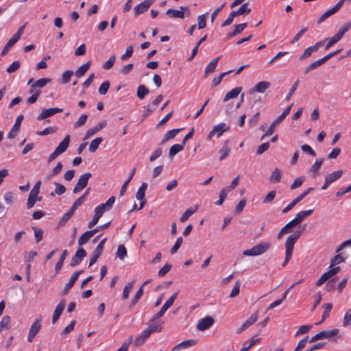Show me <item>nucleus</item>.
<instances>
[{
  "label": "nucleus",
  "instance_id": "nucleus-1",
  "mask_svg": "<svg viewBox=\"0 0 351 351\" xmlns=\"http://www.w3.org/2000/svg\"><path fill=\"white\" fill-rule=\"evenodd\" d=\"M301 236L302 230H296L287 238L285 243L286 254L282 267H285L289 263L292 256L294 245Z\"/></svg>",
  "mask_w": 351,
  "mask_h": 351
},
{
  "label": "nucleus",
  "instance_id": "nucleus-2",
  "mask_svg": "<svg viewBox=\"0 0 351 351\" xmlns=\"http://www.w3.org/2000/svg\"><path fill=\"white\" fill-rule=\"evenodd\" d=\"M271 247L270 242H262L256 245L252 248L245 250L243 251V254L245 256H259L266 252Z\"/></svg>",
  "mask_w": 351,
  "mask_h": 351
},
{
  "label": "nucleus",
  "instance_id": "nucleus-3",
  "mask_svg": "<svg viewBox=\"0 0 351 351\" xmlns=\"http://www.w3.org/2000/svg\"><path fill=\"white\" fill-rule=\"evenodd\" d=\"M166 14L171 18L184 19L185 16H189L191 12L187 6H181L179 10L170 8L167 10Z\"/></svg>",
  "mask_w": 351,
  "mask_h": 351
},
{
  "label": "nucleus",
  "instance_id": "nucleus-4",
  "mask_svg": "<svg viewBox=\"0 0 351 351\" xmlns=\"http://www.w3.org/2000/svg\"><path fill=\"white\" fill-rule=\"evenodd\" d=\"M339 333V329L335 328L330 330H322L312 337L308 341L309 343H313L318 340L328 339L336 336Z\"/></svg>",
  "mask_w": 351,
  "mask_h": 351
},
{
  "label": "nucleus",
  "instance_id": "nucleus-5",
  "mask_svg": "<svg viewBox=\"0 0 351 351\" xmlns=\"http://www.w3.org/2000/svg\"><path fill=\"white\" fill-rule=\"evenodd\" d=\"M92 174L90 173H85L82 174L73 189V193H78L82 191L88 184V180L91 178Z\"/></svg>",
  "mask_w": 351,
  "mask_h": 351
},
{
  "label": "nucleus",
  "instance_id": "nucleus-6",
  "mask_svg": "<svg viewBox=\"0 0 351 351\" xmlns=\"http://www.w3.org/2000/svg\"><path fill=\"white\" fill-rule=\"evenodd\" d=\"M346 0H340L335 5H334L332 8L327 10L326 12H324L318 19L317 23L320 24L323 21H324L326 19L332 16V14H335L339 11V10L342 7L343 2Z\"/></svg>",
  "mask_w": 351,
  "mask_h": 351
},
{
  "label": "nucleus",
  "instance_id": "nucleus-7",
  "mask_svg": "<svg viewBox=\"0 0 351 351\" xmlns=\"http://www.w3.org/2000/svg\"><path fill=\"white\" fill-rule=\"evenodd\" d=\"M312 190H313V188L312 187L307 189L305 191H304L302 193L299 195L295 199H294L289 205H287L282 210V213L285 214L291 210L298 203H299L302 199H303Z\"/></svg>",
  "mask_w": 351,
  "mask_h": 351
},
{
  "label": "nucleus",
  "instance_id": "nucleus-8",
  "mask_svg": "<svg viewBox=\"0 0 351 351\" xmlns=\"http://www.w3.org/2000/svg\"><path fill=\"white\" fill-rule=\"evenodd\" d=\"M106 241V238L103 239L99 243V244L97 245L96 248L95 249V250L93 251V252L91 255V258H90L89 265H88L89 267H90L93 264H95L96 263V261H97V259L99 258V257L100 256V255L104 250V243H105Z\"/></svg>",
  "mask_w": 351,
  "mask_h": 351
},
{
  "label": "nucleus",
  "instance_id": "nucleus-9",
  "mask_svg": "<svg viewBox=\"0 0 351 351\" xmlns=\"http://www.w3.org/2000/svg\"><path fill=\"white\" fill-rule=\"evenodd\" d=\"M41 318H38L36 319V321L32 324L29 330V335H28V341L29 342H32L34 339L35 337L38 334V332L40 331L41 328Z\"/></svg>",
  "mask_w": 351,
  "mask_h": 351
},
{
  "label": "nucleus",
  "instance_id": "nucleus-10",
  "mask_svg": "<svg viewBox=\"0 0 351 351\" xmlns=\"http://www.w3.org/2000/svg\"><path fill=\"white\" fill-rule=\"evenodd\" d=\"M62 111L63 109L60 108H51L48 109L44 108L42 110L40 114L37 117L36 119L38 121H41L50 117L56 113L62 112Z\"/></svg>",
  "mask_w": 351,
  "mask_h": 351
},
{
  "label": "nucleus",
  "instance_id": "nucleus-11",
  "mask_svg": "<svg viewBox=\"0 0 351 351\" xmlns=\"http://www.w3.org/2000/svg\"><path fill=\"white\" fill-rule=\"evenodd\" d=\"M147 187V184L146 182H143L141 186L138 188L136 193V198L140 200V207L138 210H141L146 204V199H145V191Z\"/></svg>",
  "mask_w": 351,
  "mask_h": 351
},
{
  "label": "nucleus",
  "instance_id": "nucleus-12",
  "mask_svg": "<svg viewBox=\"0 0 351 351\" xmlns=\"http://www.w3.org/2000/svg\"><path fill=\"white\" fill-rule=\"evenodd\" d=\"M155 0H144L134 8L135 16L145 13L149 8L154 3Z\"/></svg>",
  "mask_w": 351,
  "mask_h": 351
},
{
  "label": "nucleus",
  "instance_id": "nucleus-13",
  "mask_svg": "<svg viewBox=\"0 0 351 351\" xmlns=\"http://www.w3.org/2000/svg\"><path fill=\"white\" fill-rule=\"evenodd\" d=\"M86 254L87 253L84 248L82 247H78L75 256L71 259L70 265L71 267L78 265L82 261L84 258L86 256Z\"/></svg>",
  "mask_w": 351,
  "mask_h": 351
},
{
  "label": "nucleus",
  "instance_id": "nucleus-14",
  "mask_svg": "<svg viewBox=\"0 0 351 351\" xmlns=\"http://www.w3.org/2000/svg\"><path fill=\"white\" fill-rule=\"evenodd\" d=\"M215 322L214 319L210 316H206L199 320L197 324V329L199 331H204L208 329Z\"/></svg>",
  "mask_w": 351,
  "mask_h": 351
},
{
  "label": "nucleus",
  "instance_id": "nucleus-15",
  "mask_svg": "<svg viewBox=\"0 0 351 351\" xmlns=\"http://www.w3.org/2000/svg\"><path fill=\"white\" fill-rule=\"evenodd\" d=\"M324 161V158H320L317 159L315 162L311 165L308 170V173L312 178H315L319 174V170Z\"/></svg>",
  "mask_w": 351,
  "mask_h": 351
},
{
  "label": "nucleus",
  "instance_id": "nucleus-16",
  "mask_svg": "<svg viewBox=\"0 0 351 351\" xmlns=\"http://www.w3.org/2000/svg\"><path fill=\"white\" fill-rule=\"evenodd\" d=\"M83 272L82 270H80V271H75L72 276L70 278L69 282L66 284L64 289H63V291H62V295H66L69 290L73 287L75 282H76V280H77L79 276Z\"/></svg>",
  "mask_w": 351,
  "mask_h": 351
},
{
  "label": "nucleus",
  "instance_id": "nucleus-17",
  "mask_svg": "<svg viewBox=\"0 0 351 351\" xmlns=\"http://www.w3.org/2000/svg\"><path fill=\"white\" fill-rule=\"evenodd\" d=\"M23 118L24 117L23 114H21L17 117L15 123L14 124L11 131L8 134V138H14L16 137V136L20 130L21 124Z\"/></svg>",
  "mask_w": 351,
  "mask_h": 351
},
{
  "label": "nucleus",
  "instance_id": "nucleus-18",
  "mask_svg": "<svg viewBox=\"0 0 351 351\" xmlns=\"http://www.w3.org/2000/svg\"><path fill=\"white\" fill-rule=\"evenodd\" d=\"M66 306V300L62 299L56 307L53 314L52 323L55 324L60 318Z\"/></svg>",
  "mask_w": 351,
  "mask_h": 351
},
{
  "label": "nucleus",
  "instance_id": "nucleus-19",
  "mask_svg": "<svg viewBox=\"0 0 351 351\" xmlns=\"http://www.w3.org/2000/svg\"><path fill=\"white\" fill-rule=\"evenodd\" d=\"M271 84L269 82L261 81L256 84L250 90V93L252 94L255 92L263 93L269 88Z\"/></svg>",
  "mask_w": 351,
  "mask_h": 351
},
{
  "label": "nucleus",
  "instance_id": "nucleus-20",
  "mask_svg": "<svg viewBox=\"0 0 351 351\" xmlns=\"http://www.w3.org/2000/svg\"><path fill=\"white\" fill-rule=\"evenodd\" d=\"M99 231V228L95 229L88 230L82 234L78 239V243L80 245H82L86 244L88 240L93 237L95 234H96Z\"/></svg>",
  "mask_w": 351,
  "mask_h": 351
},
{
  "label": "nucleus",
  "instance_id": "nucleus-21",
  "mask_svg": "<svg viewBox=\"0 0 351 351\" xmlns=\"http://www.w3.org/2000/svg\"><path fill=\"white\" fill-rule=\"evenodd\" d=\"M226 127V123H221L215 126L212 131L208 134V138L210 139L215 133H217V137H219L225 131L229 130L230 127Z\"/></svg>",
  "mask_w": 351,
  "mask_h": 351
},
{
  "label": "nucleus",
  "instance_id": "nucleus-22",
  "mask_svg": "<svg viewBox=\"0 0 351 351\" xmlns=\"http://www.w3.org/2000/svg\"><path fill=\"white\" fill-rule=\"evenodd\" d=\"M162 321H156L153 319H151L148 322V326L145 329L146 330H149L150 335L154 332H159L162 330V327L161 326Z\"/></svg>",
  "mask_w": 351,
  "mask_h": 351
},
{
  "label": "nucleus",
  "instance_id": "nucleus-23",
  "mask_svg": "<svg viewBox=\"0 0 351 351\" xmlns=\"http://www.w3.org/2000/svg\"><path fill=\"white\" fill-rule=\"evenodd\" d=\"M150 336L149 330H146L145 329L134 340V345L135 346H139L143 344L145 341Z\"/></svg>",
  "mask_w": 351,
  "mask_h": 351
},
{
  "label": "nucleus",
  "instance_id": "nucleus-24",
  "mask_svg": "<svg viewBox=\"0 0 351 351\" xmlns=\"http://www.w3.org/2000/svg\"><path fill=\"white\" fill-rule=\"evenodd\" d=\"M220 59V56L217 57L211 60V62L207 65L204 71V77H207V76L213 73L217 67L218 62Z\"/></svg>",
  "mask_w": 351,
  "mask_h": 351
},
{
  "label": "nucleus",
  "instance_id": "nucleus-25",
  "mask_svg": "<svg viewBox=\"0 0 351 351\" xmlns=\"http://www.w3.org/2000/svg\"><path fill=\"white\" fill-rule=\"evenodd\" d=\"M70 143V136L66 135L64 138L60 142L58 146L56 148V151L59 153V154H62L64 153L68 148Z\"/></svg>",
  "mask_w": 351,
  "mask_h": 351
},
{
  "label": "nucleus",
  "instance_id": "nucleus-26",
  "mask_svg": "<svg viewBox=\"0 0 351 351\" xmlns=\"http://www.w3.org/2000/svg\"><path fill=\"white\" fill-rule=\"evenodd\" d=\"M282 120L278 117L271 123L266 132L261 136V140H264L266 137L272 135L274 132L275 127L279 124Z\"/></svg>",
  "mask_w": 351,
  "mask_h": 351
},
{
  "label": "nucleus",
  "instance_id": "nucleus-27",
  "mask_svg": "<svg viewBox=\"0 0 351 351\" xmlns=\"http://www.w3.org/2000/svg\"><path fill=\"white\" fill-rule=\"evenodd\" d=\"M196 341L193 339H189L186 341H183L182 342L177 344L176 346L173 347V348L171 350V351H178L182 348H186L190 346H193L195 345Z\"/></svg>",
  "mask_w": 351,
  "mask_h": 351
},
{
  "label": "nucleus",
  "instance_id": "nucleus-28",
  "mask_svg": "<svg viewBox=\"0 0 351 351\" xmlns=\"http://www.w3.org/2000/svg\"><path fill=\"white\" fill-rule=\"evenodd\" d=\"M342 175H343V171L338 170V171H336L332 173L327 174L326 176L325 179L327 180V182H329L330 184H332V182H335L339 178H340Z\"/></svg>",
  "mask_w": 351,
  "mask_h": 351
},
{
  "label": "nucleus",
  "instance_id": "nucleus-29",
  "mask_svg": "<svg viewBox=\"0 0 351 351\" xmlns=\"http://www.w3.org/2000/svg\"><path fill=\"white\" fill-rule=\"evenodd\" d=\"M108 208H110V199H108L104 204H101L95 208V215L100 218L104 211Z\"/></svg>",
  "mask_w": 351,
  "mask_h": 351
},
{
  "label": "nucleus",
  "instance_id": "nucleus-30",
  "mask_svg": "<svg viewBox=\"0 0 351 351\" xmlns=\"http://www.w3.org/2000/svg\"><path fill=\"white\" fill-rule=\"evenodd\" d=\"M182 129H173L171 130L168 131L164 136L163 139L162 140L160 145L165 143L167 141L170 139L174 138L176 135L181 131Z\"/></svg>",
  "mask_w": 351,
  "mask_h": 351
},
{
  "label": "nucleus",
  "instance_id": "nucleus-31",
  "mask_svg": "<svg viewBox=\"0 0 351 351\" xmlns=\"http://www.w3.org/2000/svg\"><path fill=\"white\" fill-rule=\"evenodd\" d=\"M242 90V87H236L226 93L223 98V101L226 102L230 99L237 97Z\"/></svg>",
  "mask_w": 351,
  "mask_h": 351
},
{
  "label": "nucleus",
  "instance_id": "nucleus-32",
  "mask_svg": "<svg viewBox=\"0 0 351 351\" xmlns=\"http://www.w3.org/2000/svg\"><path fill=\"white\" fill-rule=\"evenodd\" d=\"M246 27L247 23H243L234 25V29L233 30L232 32L228 34V38H232L241 34L246 28Z\"/></svg>",
  "mask_w": 351,
  "mask_h": 351
},
{
  "label": "nucleus",
  "instance_id": "nucleus-33",
  "mask_svg": "<svg viewBox=\"0 0 351 351\" xmlns=\"http://www.w3.org/2000/svg\"><path fill=\"white\" fill-rule=\"evenodd\" d=\"M230 152V148L228 147V141H226L222 148L219 150V154H221L219 160H222L226 158L229 156Z\"/></svg>",
  "mask_w": 351,
  "mask_h": 351
},
{
  "label": "nucleus",
  "instance_id": "nucleus-34",
  "mask_svg": "<svg viewBox=\"0 0 351 351\" xmlns=\"http://www.w3.org/2000/svg\"><path fill=\"white\" fill-rule=\"evenodd\" d=\"M128 255V251L123 244H120L118 246L117 251L116 252V258L123 261Z\"/></svg>",
  "mask_w": 351,
  "mask_h": 351
},
{
  "label": "nucleus",
  "instance_id": "nucleus-35",
  "mask_svg": "<svg viewBox=\"0 0 351 351\" xmlns=\"http://www.w3.org/2000/svg\"><path fill=\"white\" fill-rule=\"evenodd\" d=\"M323 308H324V311L322 314V320L319 322H317L315 324L319 325L324 322V320L329 316L330 312L332 308V305L331 303H326L323 305Z\"/></svg>",
  "mask_w": 351,
  "mask_h": 351
},
{
  "label": "nucleus",
  "instance_id": "nucleus-36",
  "mask_svg": "<svg viewBox=\"0 0 351 351\" xmlns=\"http://www.w3.org/2000/svg\"><path fill=\"white\" fill-rule=\"evenodd\" d=\"M247 3H244L237 10H233L235 16H239L243 14H249L251 12V9L247 7Z\"/></svg>",
  "mask_w": 351,
  "mask_h": 351
},
{
  "label": "nucleus",
  "instance_id": "nucleus-37",
  "mask_svg": "<svg viewBox=\"0 0 351 351\" xmlns=\"http://www.w3.org/2000/svg\"><path fill=\"white\" fill-rule=\"evenodd\" d=\"M313 213V210H312V209L300 211L295 215V219L297 220L298 223L300 224L305 217L311 215Z\"/></svg>",
  "mask_w": 351,
  "mask_h": 351
},
{
  "label": "nucleus",
  "instance_id": "nucleus-38",
  "mask_svg": "<svg viewBox=\"0 0 351 351\" xmlns=\"http://www.w3.org/2000/svg\"><path fill=\"white\" fill-rule=\"evenodd\" d=\"M17 42H18V40L16 39V38H15L12 36V38L8 40L7 44L3 47V49L1 53V55L4 56V55L7 54L8 52L9 51V50L10 49V48L12 47Z\"/></svg>",
  "mask_w": 351,
  "mask_h": 351
},
{
  "label": "nucleus",
  "instance_id": "nucleus-39",
  "mask_svg": "<svg viewBox=\"0 0 351 351\" xmlns=\"http://www.w3.org/2000/svg\"><path fill=\"white\" fill-rule=\"evenodd\" d=\"M90 66V62L88 61L86 63L82 65L81 66H80L77 69V71H75V75L77 77H82L86 73V72L89 69Z\"/></svg>",
  "mask_w": 351,
  "mask_h": 351
},
{
  "label": "nucleus",
  "instance_id": "nucleus-40",
  "mask_svg": "<svg viewBox=\"0 0 351 351\" xmlns=\"http://www.w3.org/2000/svg\"><path fill=\"white\" fill-rule=\"evenodd\" d=\"M88 193V189L79 198H77L75 202L73 204L71 208H70L71 210H72L73 213L75 211V210L82 205V204L84 202L85 197Z\"/></svg>",
  "mask_w": 351,
  "mask_h": 351
},
{
  "label": "nucleus",
  "instance_id": "nucleus-41",
  "mask_svg": "<svg viewBox=\"0 0 351 351\" xmlns=\"http://www.w3.org/2000/svg\"><path fill=\"white\" fill-rule=\"evenodd\" d=\"M134 282H135V280H134L128 282L123 288V295H122L123 300H125L128 298L129 294L134 287Z\"/></svg>",
  "mask_w": 351,
  "mask_h": 351
},
{
  "label": "nucleus",
  "instance_id": "nucleus-42",
  "mask_svg": "<svg viewBox=\"0 0 351 351\" xmlns=\"http://www.w3.org/2000/svg\"><path fill=\"white\" fill-rule=\"evenodd\" d=\"M67 253H68L67 250H64L62 252V254H61L58 261L56 263V266H55V270H56V273H58L60 271V270L61 269V268L63 265L64 261L67 256Z\"/></svg>",
  "mask_w": 351,
  "mask_h": 351
},
{
  "label": "nucleus",
  "instance_id": "nucleus-43",
  "mask_svg": "<svg viewBox=\"0 0 351 351\" xmlns=\"http://www.w3.org/2000/svg\"><path fill=\"white\" fill-rule=\"evenodd\" d=\"M51 82V78H40L33 83V88H41Z\"/></svg>",
  "mask_w": 351,
  "mask_h": 351
},
{
  "label": "nucleus",
  "instance_id": "nucleus-44",
  "mask_svg": "<svg viewBox=\"0 0 351 351\" xmlns=\"http://www.w3.org/2000/svg\"><path fill=\"white\" fill-rule=\"evenodd\" d=\"M149 93V89L145 85H140L138 87L136 95L140 99H143Z\"/></svg>",
  "mask_w": 351,
  "mask_h": 351
},
{
  "label": "nucleus",
  "instance_id": "nucleus-45",
  "mask_svg": "<svg viewBox=\"0 0 351 351\" xmlns=\"http://www.w3.org/2000/svg\"><path fill=\"white\" fill-rule=\"evenodd\" d=\"M281 177L282 171L278 168H276L274 171L272 172L269 180L271 182H279L281 180Z\"/></svg>",
  "mask_w": 351,
  "mask_h": 351
},
{
  "label": "nucleus",
  "instance_id": "nucleus-46",
  "mask_svg": "<svg viewBox=\"0 0 351 351\" xmlns=\"http://www.w3.org/2000/svg\"><path fill=\"white\" fill-rule=\"evenodd\" d=\"M184 149L183 145L175 144L170 147L169 156L170 158H173L178 152H181Z\"/></svg>",
  "mask_w": 351,
  "mask_h": 351
},
{
  "label": "nucleus",
  "instance_id": "nucleus-47",
  "mask_svg": "<svg viewBox=\"0 0 351 351\" xmlns=\"http://www.w3.org/2000/svg\"><path fill=\"white\" fill-rule=\"evenodd\" d=\"M351 29V22L343 24L335 34L340 40L342 38L346 32Z\"/></svg>",
  "mask_w": 351,
  "mask_h": 351
},
{
  "label": "nucleus",
  "instance_id": "nucleus-48",
  "mask_svg": "<svg viewBox=\"0 0 351 351\" xmlns=\"http://www.w3.org/2000/svg\"><path fill=\"white\" fill-rule=\"evenodd\" d=\"M197 210V206L195 209H193L192 208H189L186 209L184 213L181 216L180 221L181 222H184L186 221L193 213L196 212Z\"/></svg>",
  "mask_w": 351,
  "mask_h": 351
},
{
  "label": "nucleus",
  "instance_id": "nucleus-49",
  "mask_svg": "<svg viewBox=\"0 0 351 351\" xmlns=\"http://www.w3.org/2000/svg\"><path fill=\"white\" fill-rule=\"evenodd\" d=\"M10 328V317L4 316L0 322V330H8Z\"/></svg>",
  "mask_w": 351,
  "mask_h": 351
},
{
  "label": "nucleus",
  "instance_id": "nucleus-50",
  "mask_svg": "<svg viewBox=\"0 0 351 351\" xmlns=\"http://www.w3.org/2000/svg\"><path fill=\"white\" fill-rule=\"evenodd\" d=\"M62 167H63V165L62 164V162H58L57 163L56 166L52 169L51 173L48 175V176H47L48 179H50L52 177L58 175L61 172Z\"/></svg>",
  "mask_w": 351,
  "mask_h": 351
},
{
  "label": "nucleus",
  "instance_id": "nucleus-51",
  "mask_svg": "<svg viewBox=\"0 0 351 351\" xmlns=\"http://www.w3.org/2000/svg\"><path fill=\"white\" fill-rule=\"evenodd\" d=\"M324 63V62L322 61V59H319L317 61H315L313 62L312 64H311L304 71V74H307L308 73H309L312 70H314L315 69H317V67L320 66L321 65H322Z\"/></svg>",
  "mask_w": 351,
  "mask_h": 351
},
{
  "label": "nucleus",
  "instance_id": "nucleus-52",
  "mask_svg": "<svg viewBox=\"0 0 351 351\" xmlns=\"http://www.w3.org/2000/svg\"><path fill=\"white\" fill-rule=\"evenodd\" d=\"M101 142L102 138L101 137H97L93 140L89 145V151L90 152H95Z\"/></svg>",
  "mask_w": 351,
  "mask_h": 351
},
{
  "label": "nucleus",
  "instance_id": "nucleus-53",
  "mask_svg": "<svg viewBox=\"0 0 351 351\" xmlns=\"http://www.w3.org/2000/svg\"><path fill=\"white\" fill-rule=\"evenodd\" d=\"M258 317V312L254 313L243 324L247 328H248L250 326L254 324Z\"/></svg>",
  "mask_w": 351,
  "mask_h": 351
},
{
  "label": "nucleus",
  "instance_id": "nucleus-54",
  "mask_svg": "<svg viewBox=\"0 0 351 351\" xmlns=\"http://www.w3.org/2000/svg\"><path fill=\"white\" fill-rule=\"evenodd\" d=\"M32 230L34 232V236L36 238V243H39L43 239V230L40 228H37L36 226L32 227Z\"/></svg>",
  "mask_w": 351,
  "mask_h": 351
},
{
  "label": "nucleus",
  "instance_id": "nucleus-55",
  "mask_svg": "<svg viewBox=\"0 0 351 351\" xmlns=\"http://www.w3.org/2000/svg\"><path fill=\"white\" fill-rule=\"evenodd\" d=\"M57 131L56 127H47L45 129H44L43 131L37 132V135L38 136H45L49 134H53Z\"/></svg>",
  "mask_w": 351,
  "mask_h": 351
},
{
  "label": "nucleus",
  "instance_id": "nucleus-56",
  "mask_svg": "<svg viewBox=\"0 0 351 351\" xmlns=\"http://www.w3.org/2000/svg\"><path fill=\"white\" fill-rule=\"evenodd\" d=\"M304 180H305V178L304 176H300V177L296 178L294 180L293 184L291 185L290 189L291 190H293V189H295L300 187L303 184Z\"/></svg>",
  "mask_w": 351,
  "mask_h": 351
},
{
  "label": "nucleus",
  "instance_id": "nucleus-57",
  "mask_svg": "<svg viewBox=\"0 0 351 351\" xmlns=\"http://www.w3.org/2000/svg\"><path fill=\"white\" fill-rule=\"evenodd\" d=\"M21 66V62L19 60L14 61L9 67L7 68L6 71L8 73H12L16 71Z\"/></svg>",
  "mask_w": 351,
  "mask_h": 351
},
{
  "label": "nucleus",
  "instance_id": "nucleus-58",
  "mask_svg": "<svg viewBox=\"0 0 351 351\" xmlns=\"http://www.w3.org/2000/svg\"><path fill=\"white\" fill-rule=\"evenodd\" d=\"M276 195V192L274 190L269 191L267 195L264 197L263 202L264 204H270L271 203Z\"/></svg>",
  "mask_w": 351,
  "mask_h": 351
},
{
  "label": "nucleus",
  "instance_id": "nucleus-59",
  "mask_svg": "<svg viewBox=\"0 0 351 351\" xmlns=\"http://www.w3.org/2000/svg\"><path fill=\"white\" fill-rule=\"evenodd\" d=\"M313 52H315V51L312 46L307 47L304 50L303 53L299 57V60H303L310 57Z\"/></svg>",
  "mask_w": 351,
  "mask_h": 351
},
{
  "label": "nucleus",
  "instance_id": "nucleus-60",
  "mask_svg": "<svg viewBox=\"0 0 351 351\" xmlns=\"http://www.w3.org/2000/svg\"><path fill=\"white\" fill-rule=\"evenodd\" d=\"M36 201H37V195H33V193L32 194L29 193V196H28L27 202V208L28 209H30L32 207H34Z\"/></svg>",
  "mask_w": 351,
  "mask_h": 351
},
{
  "label": "nucleus",
  "instance_id": "nucleus-61",
  "mask_svg": "<svg viewBox=\"0 0 351 351\" xmlns=\"http://www.w3.org/2000/svg\"><path fill=\"white\" fill-rule=\"evenodd\" d=\"M73 75V71L68 70L64 71L62 75V83L66 84L70 82L71 76Z\"/></svg>",
  "mask_w": 351,
  "mask_h": 351
},
{
  "label": "nucleus",
  "instance_id": "nucleus-62",
  "mask_svg": "<svg viewBox=\"0 0 351 351\" xmlns=\"http://www.w3.org/2000/svg\"><path fill=\"white\" fill-rule=\"evenodd\" d=\"M172 265L169 263H166L158 272L159 277L165 276L171 269Z\"/></svg>",
  "mask_w": 351,
  "mask_h": 351
},
{
  "label": "nucleus",
  "instance_id": "nucleus-63",
  "mask_svg": "<svg viewBox=\"0 0 351 351\" xmlns=\"http://www.w3.org/2000/svg\"><path fill=\"white\" fill-rule=\"evenodd\" d=\"M312 328V326L311 325H303V326H301L298 330H297L295 336V337H298L299 335H303V334H306Z\"/></svg>",
  "mask_w": 351,
  "mask_h": 351
},
{
  "label": "nucleus",
  "instance_id": "nucleus-64",
  "mask_svg": "<svg viewBox=\"0 0 351 351\" xmlns=\"http://www.w3.org/2000/svg\"><path fill=\"white\" fill-rule=\"evenodd\" d=\"M343 324L344 326H348L351 324V309H349L344 315Z\"/></svg>",
  "mask_w": 351,
  "mask_h": 351
}]
</instances>
